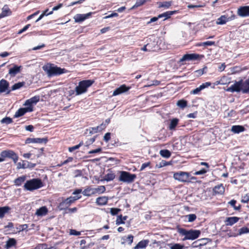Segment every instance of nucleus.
Wrapping results in <instances>:
<instances>
[{
  "label": "nucleus",
  "mask_w": 249,
  "mask_h": 249,
  "mask_svg": "<svg viewBox=\"0 0 249 249\" xmlns=\"http://www.w3.org/2000/svg\"><path fill=\"white\" fill-rule=\"evenodd\" d=\"M249 201V194H247L243 196L241 199V202L243 203H248Z\"/></svg>",
  "instance_id": "57"
},
{
  "label": "nucleus",
  "mask_w": 249,
  "mask_h": 249,
  "mask_svg": "<svg viewBox=\"0 0 249 249\" xmlns=\"http://www.w3.org/2000/svg\"><path fill=\"white\" fill-rule=\"evenodd\" d=\"M178 231L180 235L184 236V238L182 239V241H185L187 240H195L201 234L200 231L197 230L191 229L188 230L185 229L180 228L178 229Z\"/></svg>",
  "instance_id": "1"
},
{
  "label": "nucleus",
  "mask_w": 249,
  "mask_h": 249,
  "mask_svg": "<svg viewBox=\"0 0 249 249\" xmlns=\"http://www.w3.org/2000/svg\"><path fill=\"white\" fill-rule=\"evenodd\" d=\"M248 233H249V229L246 227H244L240 229L236 233H234L232 236L236 237Z\"/></svg>",
  "instance_id": "29"
},
{
  "label": "nucleus",
  "mask_w": 249,
  "mask_h": 249,
  "mask_svg": "<svg viewBox=\"0 0 249 249\" xmlns=\"http://www.w3.org/2000/svg\"><path fill=\"white\" fill-rule=\"evenodd\" d=\"M70 206V205L65 199L62 202L59 203L58 208L60 211L64 210L67 211Z\"/></svg>",
  "instance_id": "22"
},
{
  "label": "nucleus",
  "mask_w": 249,
  "mask_h": 249,
  "mask_svg": "<svg viewBox=\"0 0 249 249\" xmlns=\"http://www.w3.org/2000/svg\"><path fill=\"white\" fill-rule=\"evenodd\" d=\"M31 26V24H28L27 25H26V26H25L22 29L19 30L18 32V34H22V33L24 32L25 31H26Z\"/></svg>",
  "instance_id": "58"
},
{
  "label": "nucleus",
  "mask_w": 249,
  "mask_h": 249,
  "mask_svg": "<svg viewBox=\"0 0 249 249\" xmlns=\"http://www.w3.org/2000/svg\"><path fill=\"white\" fill-rule=\"evenodd\" d=\"M245 127L243 126L239 125H233L231 127V130L234 133H239L245 130Z\"/></svg>",
  "instance_id": "30"
},
{
  "label": "nucleus",
  "mask_w": 249,
  "mask_h": 249,
  "mask_svg": "<svg viewBox=\"0 0 249 249\" xmlns=\"http://www.w3.org/2000/svg\"><path fill=\"white\" fill-rule=\"evenodd\" d=\"M188 221L189 222H193L195 221L196 218V216L195 214H189L188 216Z\"/></svg>",
  "instance_id": "59"
},
{
  "label": "nucleus",
  "mask_w": 249,
  "mask_h": 249,
  "mask_svg": "<svg viewBox=\"0 0 249 249\" xmlns=\"http://www.w3.org/2000/svg\"><path fill=\"white\" fill-rule=\"evenodd\" d=\"M33 249H55L53 247H49L46 244H40Z\"/></svg>",
  "instance_id": "42"
},
{
  "label": "nucleus",
  "mask_w": 249,
  "mask_h": 249,
  "mask_svg": "<svg viewBox=\"0 0 249 249\" xmlns=\"http://www.w3.org/2000/svg\"><path fill=\"white\" fill-rule=\"evenodd\" d=\"M244 88L243 93H249V78L244 81Z\"/></svg>",
  "instance_id": "46"
},
{
  "label": "nucleus",
  "mask_w": 249,
  "mask_h": 249,
  "mask_svg": "<svg viewBox=\"0 0 249 249\" xmlns=\"http://www.w3.org/2000/svg\"><path fill=\"white\" fill-rule=\"evenodd\" d=\"M160 154L161 157L165 158H169L171 156V152L167 149H162L160 150Z\"/></svg>",
  "instance_id": "39"
},
{
  "label": "nucleus",
  "mask_w": 249,
  "mask_h": 249,
  "mask_svg": "<svg viewBox=\"0 0 249 249\" xmlns=\"http://www.w3.org/2000/svg\"><path fill=\"white\" fill-rule=\"evenodd\" d=\"M81 197V196H71L67 198L66 200L68 202L69 204L71 206V204L74 203L77 200L80 199Z\"/></svg>",
  "instance_id": "35"
},
{
  "label": "nucleus",
  "mask_w": 249,
  "mask_h": 249,
  "mask_svg": "<svg viewBox=\"0 0 249 249\" xmlns=\"http://www.w3.org/2000/svg\"><path fill=\"white\" fill-rule=\"evenodd\" d=\"M176 13V11H166L162 14L159 15V18H161L165 17V18L163 19V20H165L166 19L170 18L171 16L173 15L174 14Z\"/></svg>",
  "instance_id": "32"
},
{
  "label": "nucleus",
  "mask_w": 249,
  "mask_h": 249,
  "mask_svg": "<svg viewBox=\"0 0 249 249\" xmlns=\"http://www.w3.org/2000/svg\"><path fill=\"white\" fill-rule=\"evenodd\" d=\"M207 170L205 169V168H202L199 171H196L194 173L195 175H203L207 173Z\"/></svg>",
  "instance_id": "60"
},
{
  "label": "nucleus",
  "mask_w": 249,
  "mask_h": 249,
  "mask_svg": "<svg viewBox=\"0 0 249 249\" xmlns=\"http://www.w3.org/2000/svg\"><path fill=\"white\" fill-rule=\"evenodd\" d=\"M106 190V187L104 185L98 186L97 188H93L94 195L103 194L105 192Z\"/></svg>",
  "instance_id": "23"
},
{
  "label": "nucleus",
  "mask_w": 249,
  "mask_h": 249,
  "mask_svg": "<svg viewBox=\"0 0 249 249\" xmlns=\"http://www.w3.org/2000/svg\"><path fill=\"white\" fill-rule=\"evenodd\" d=\"M150 1V0H136L135 4L131 7V9H136L141 6L144 4L147 1Z\"/></svg>",
  "instance_id": "37"
},
{
  "label": "nucleus",
  "mask_w": 249,
  "mask_h": 249,
  "mask_svg": "<svg viewBox=\"0 0 249 249\" xmlns=\"http://www.w3.org/2000/svg\"><path fill=\"white\" fill-rule=\"evenodd\" d=\"M47 139L45 138H28L25 140V143H41L43 142L46 143L47 142Z\"/></svg>",
  "instance_id": "15"
},
{
  "label": "nucleus",
  "mask_w": 249,
  "mask_h": 249,
  "mask_svg": "<svg viewBox=\"0 0 249 249\" xmlns=\"http://www.w3.org/2000/svg\"><path fill=\"white\" fill-rule=\"evenodd\" d=\"M148 51L149 52H154L156 50V48H157L156 47V43L154 41H151L149 43H147L146 44Z\"/></svg>",
  "instance_id": "38"
},
{
  "label": "nucleus",
  "mask_w": 249,
  "mask_h": 249,
  "mask_svg": "<svg viewBox=\"0 0 249 249\" xmlns=\"http://www.w3.org/2000/svg\"><path fill=\"white\" fill-rule=\"evenodd\" d=\"M121 209L117 208H110V213L112 215H117L120 212Z\"/></svg>",
  "instance_id": "50"
},
{
  "label": "nucleus",
  "mask_w": 249,
  "mask_h": 249,
  "mask_svg": "<svg viewBox=\"0 0 249 249\" xmlns=\"http://www.w3.org/2000/svg\"><path fill=\"white\" fill-rule=\"evenodd\" d=\"M39 99H40V98H39V96H35L31 98L29 100L30 102H31V103L33 105V104H36L38 102H39Z\"/></svg>",
  "instance_id": "51"
},
{
  "label": "nucleus",
  "mask_w": 249,
  "mask_h": 249,
  "mask_svg": "<svg viewBox=\"0 0 249 249\" xmlns=\"http://www.w3.org/2000/svg\"><path fill=\"white\" fill-rule=\"evenodd\" d=\"M215 45V42L213 41H207L204 42H198L196 45L197 47L212 46Z\"/></svg>",
  "instance_id": "40"
},
{
  "label": "nucleus",
  "mask_w": 249,
  "mask_h": 249,
  "mask_svg": "<svg viewBox=\"0 0 249 249\" xmlns=\"http://www.w3.org/2000/svg\"><path fill=\"white\" fill-rule=\"evenodd\" d=\"M48 213L47 208L46 206H42L36 210V214L37 216H44L46 215Z\"/></svg>",
  "instance_id": "21"
},
{
  "label": "nucleus",
  "mask_w": 249,
  "mask_h": 249,
  "mask_svg": "<svg viewBox=\"0 0 249 249\" xmlns=\"http://www.w3.org/2000/svg\"><path fill=\"white\" fill-rule=\"evenodd\" d=\"M73 160L72 157H69L67 160L62 162L60 164H58L59 167H60L64 164H66L69 162H71Z\"/></svg>",
  "instance_id": "53"
},
{
  "label": "nucleus",
  "mask_w": 249,
  "mask_h": 249,
  "mask_svg": "<svg viewBox=\"0 0 249 249\" xmlns=\"http://www.w3.org/2000/svg\"><path fill=\"white\" fill-rule=\"evenodd\" d=\"M200 55L197 53H187L184 54L179 60L180 65H184L185 61H195L200 59Z\"/></svg>",
  "instance_id": "9"
},
{
  "label": "nucleus",
  "mask_w": 249,
  "mask_h": 249,
  "mask_svg": "<svg viewBox=\"0 0 249 249\" xmlns=\"http://www.w3.org/2000/svg\"><path fill=\"white\" fill-rule=\"evenodd\" d=\"M134 236L132 234L128 235L127 236H124L122 238L123 241L122 242V244L127 243L128 245H130L133 243Z\"/></svg>",
  "instance_id": "28"
},
{
  "label": "nucleus",
  "mask_w": 249,
  "mask_h": 249,
  "mask_svg": "<svg viewBox=\"0 0 249 249\" xmlns=\"http://www.w3.org/2000/svg\"><path fill=\"white\" fill-rule=\"evenodd\" d=\"M108 199V196H99L96 198L95 202L98 206H104L107 204Z\"/></svg>",
  "instance_id": "17"
},
{
  "label": "nucleus",
  "mask_w": 249,
  "mask_h": 249,
  "mask_svg": "<svg viewBox=\"0 0 249 249\" xmlns=\"http://www.w3.org/2000/svg\"><path fill=\"white\" fill-rule=\"evenodd\" d=\"M159 4V8L164 7L165 8H169L172 4L171 1H164V2H160L158 3Z\"/></svg>",
  "instance_id": "45"
},
{
  "label": "nucleus",
  "mask_w": 249,
  "mask_h": 249,
  "mask_svg": "<svg viewBox=\"0 0 249 249\" xmlns=\"http://www.w3.org/2000/svg\"><path fill=\"white\" fill-rule=\"evenodd\" d=\"M184 246L178 243L171 244L170 249H183Z\"/></svg>",
  "instance_id": "48"
},
{
  "label": "nucleus",
  "mask_w": 249,
  "mask_h": 249,
  "mask_svg": "<svg viewBox=\"0 0 249 249\" xmlns=\"http://www.w3.org/2000/svg\"><path fill=\"white\" fill-rule=\"evenodd\" d=\"M25 84L24 82H19L15 84L11 87V89L7 91V94H9L12 90H15L19 89L21 87H23Z\"/></svg>",
  "instance_id": "25"
},
{
  "label": "nucleus",
  "mask_w": 249,
  "mask_h": 249,
  "mask_svg": "<svg viewBox=\"0 0 249 249\" xmlns=\"http://www.w3.org/2000/svg\"><path fill=\"white\" fill-rule=\"evenodd\" d=\"M27 161L26 160H22V162H18L17 164V168L18 169H26L28 168V166H27Z\"/></svg>",
  "instance_id": "47"
},
{
  "label": "nucleus",
  "mask_w": 249,
  "mask_h": 249,
  "mask_svg": "<svg viewBox=\"0 0 249 249\" xmlns=\"http://www.w3.org/2000/svg\"><path fill=\"white\" fill-rule=\"evenodd\" d=\"M236 203L237 201L234 199H232L228 202V203L230 204L231 206L235 210L240 211L241 208V205L240 204H239L238 206H236Z\"/></svg>",
  "instance_id": "41"
},
{
  "label": "nucleus",
  "mask_w": 249,
  "mask_h": 249,
  "mask_svg": "<svg viewBox=\"0 0 249 249\" xmlns=\"http://www.w3.org/2000/svg\"><path fill=\"white\" fill-rule=\"evenodd\" d=\"M77 211V208L76 207H73L72 208H68L67 211H65L64 213H76Z\"/></svg>",
  "instance_id": "62"
},
{
  "label": "nucleus",
  "mask_w": 249,
  "mask_h": 249,
  "mask_svg": "<svg viewBox=\"0 0 249 249\" xmlns=\"http://www.w3.org/2000/svg\"><path fill=\"white\" fill-rule=\"evenodd\" d=\"M239 219L240 218L236 216L228 217L226 218L225 221V223L227 226H231L235 223H237Z\"/></svg>",
  "instance_id": "18"
},
{
  "label": "nucleus",
  "mask_w": 249,
  "mask_h": 249,
  "mask_svg": "<svg viewBox=\"0 0 249 249\" xmlns=\"http://www.w3.org/2000/svg\"><path fill=\"white\" fill-rule=\"evenodd\" d=\"M82 194L84 196H89L92 195H94L93 188H91L89 186H88L83 192Z\"/></svg>",
  "instance_id": "36"
},
{
  "label": "nucleus",
  "mask_w": 249,
  "mask_h": 249,
  "mask_svg": "<svg viewBox=\"0 0 249 249\" xmlns=\"http://www.w3.org/2000/svg\"><path fill=\"white\" fill-rule=\"evenodd\" d=\"M111 138V134L109 132H107L105 134L104 137V140L106 142H108Z\"/></svg>",
  "instance_id": "64"
},
{
  "label": "nucleus",
  "mask_w": 249,
  "mask_h": 249,
  "mask_svg": "<svg viewBox=\"0 0 249 249\" xmlns=\"http://www.w3.org/2000/svg\"><path fill=\"white\" fill-rule=\"evenodd\" d=\"M33 109L31 107H24L19 108L15 113L14 115V118H18L22 116L25 113L29 112H32Z\"/></svg>",
  "instance_id": "12"
},
{
  "label": "nucleus",
  "mask_w": 249,
  "mask_h": 249,
  "mask_svg": "<svg viewBox=\"0 0 249 249\" xmlns=\"http://www.w3.org/2000/svg\"><path fill=\"white\" fill-rule=\"evenodd\" d=\"M22 68L21 66H18L15 65L12 68H10L9 70V74L12 77L15 76L18 73L20 72Z\"/></svg>",
  "instance_id": "16"
},
{
  "label": "nucleus",
  "mask_w": 249,
  "mask_h": 249,
  "mask_svg": "<svg viewBox=\"0 0 249 249\" xmlns=\"http://www.w3.org/2000/svg\"><path fill=\"white\" fill-rule=\"evenodd\" d=\"M124 223V221L123 219H122V215L121 214L120 215H118L116 220V224L117 225H119L120 224H123Z\"/></svg>",
  "instance_id": "52"
},
{
  "label": "nucleus",
  "mask_w": 249,
  "mask_h": 249,
  "mask_svg": "<svg viewBox=\"0 0 249 249\" xmlns=\"http://www.w3.org/2000/svg\"><path fill=\"white\" fill-rule=\"evenodd\" d=\"M202 90L201 86H200L199 87L191 90L190 91V94H198L201 90Z\"/></svg>",
  "instance_id": "54"
},
{
  "label": "nucleus",
  "mask_w": 249,
  "mask_h": 249,
  "mask_svg": "<svg viewBox=\"0 0 249 249\" xmlns=\"http://www.w3.org/2000/svg\"><path fill=\"white\" fill-rule=\"evenodd\" d=\"M95 82L94 80H84L79 82L75 88L76 95H80L87 92L88 88Z\"/></svg>",
  "instance_id": "4"
},
{
  "label": "nucleus",
  "mask_w": 249,
  "mask_h": 249,
  "mask_svg": "<svg viewBox=\"0 0 249 249\" xmlns=\"http://www.w3.org/2000/svg\"><path fill=\"white\" fill-rule=\"evenodd\" d=\"M91 14L92 13L90 12L86 14H77L74 18L75 21L76 22H82L89 18L91 16Z\"/></svg>",
  "instance_id": "14"
},
{
  "label": "nucleus",
  "mask_w": 249,
  "mask_h": 249,
  "mask_svg": "<svg viewBox=\"0 0 249 249\" xmlns=\"http://www.w3.org/2000/svg\"><path fill=\"white\" fill-rule=\"evenodd\" d=\"M82 145V143H80L79 144L76 145L75 146L70 147L69 148V151L70 152H72L75 150L78 149L81 145Z\"/></svg>",
  "instance_id": "56"
},
{
  "label": "nucleus",
  "mask_w": 249,
  "mask_h": 249,
  "mask_svg": "<svg viewBox=\"0 0 249 249\" xmlns=\"http://www.w3.org/2000/svg\"><path fill=\"white\" fill-rule=\"evenodd\" d=\"M2 13L0 14V18L6 17L11 15L12 13L10 9L8 8L6 5H4V6L2 9Z\"/></svg>",
  "instance_id": "33"
},
{
  "label": "nucleus",
  "mask_w": 249,
  "mask_h": 249,
  "mask_svg": "<svg viewBox=\"0 0 249 249\" xmlns=\"http://www.w3.org/2000/svg\"><path fill=\"white\" fill-rule=\"evenodd\" d=\"M148 241L147 240H142L140 241L137 245L135 246L133 249H140L145 248L148 245Z\"/></svg>",
  "instance_id": "34"
},
{
  "label": "nucleus",
  "mask_w": 249,
  "mask_h": 249,
  "mask_svg": "<svg viewBox=\"0 0 249 249\" xmlns=\"http://www.w3.org/2000/svg\"><path fill=\"white\" fill-rule=\"evenodd\" d=\"M1 123L8 124L13 123V120L10 117H6L1 120Z\"/></svg>",
  "instance_id": "49"
},
{
  "label": "nucleus",
  "mask_w": 249,
  "mask_h": 249,
  "mask_svg": "<svg viewBox=\"0 0 249 249\" xmlns=\"http://www.w3.org/2000/svg\"><path fill=\"white\" fill-rule=\"evenodd\" d=\"M236 17V15L232 11L229 10L225 15H222L217 18L216 23L217 25H223L228 21L234 20Z\"/></svg>",
  "instance_id": "5"
},
{
  "label": "nucleus",
  "mask_w": 249,
  "mask_h": 249,
  "mask_svg": "<svg viewBox=\"0 0 249 249\" xmlns=\"http://www.w3.org/2000/svg\"><path fill=\"white\" fill-rule=\"evenodd\" d=\"M179 122V119L178 118H173L170 121V123L168 125L169 130H175Z\"/></svg>",
  "instance_id": "26"
},
{
  "label": "nucleus",
  "mask_w": 249,
  "mask_h": 249,
  "mask_svg": "<svg viewBox=\"0 0 249 249\" xmlns=\"http://www.w3.org/2000/svg\"><path fill=\"white\" fill-rule=\"evenodd\" d=\"M151 164V162L150 161L145 162L142 164L141 168L140 171H142L145 169L146 167L149 166Z\"/></svg>",
  "instance_id": "63"
},
{
  "label": "nucleus",
  "mask_w": 249,
  "mask_h": 249,
  "mask_svg": "<svg viewBox=\"0 0 249 249\" xmlns=\"http://www.w3.org/2000/svg\"><path fill=\"white\" fill-rule=\"evenodd\" d=\"M17 245V240L15 238H9L7 241L5 245L6 249H9L10 248L16 246Z\"/></svg>",
  "instance_id": "24"
},
{
  "label": "nucleus",
  "mask_w": 249,
  "mask_h": 249,
  "mask_svg": "<svg viewBox=\"0 0 249 249\" xmlns=\"http://www.w3.org/2000/svg\"><path fill=\"white\" fill-rule=\"evenodd\" d=\"M44 70L47 71L49 76L59 75L67 72V70L64 68L62 69L60 67L52 65L46 67Z\"/></svg>",
  "instance_id": "6"
},
{
  "label": "nucleus",
  "mask_w": 249,
  "mask_h": 249,
  "mask_svg": "<svg viewBox=\"0 0 249 249\" xmlns=\"http://www.w3.org/2000/svg\"><path fill=\"white\" fill-rule=\"evenodd\" d=\"M129 89L130 87H127L125 84L122 85L115 89L113 91V95L116 96L121 94L127 91Z\"/></svg>",
  "instance_id": "13"
},
{
  "label": "nucleus",
  "mask_w": 249,
  "mask_h": 249,
  "mask_svg": "<svg viewBox=\"0 0 249 249\" xmlns=\"http://www.w3.org/2000/svg\"><path fill=\"white\" fill-rule=\"evenodd\" d=\"M9 86L8 82L5 79H1L0 81V93H2L8 89Z\"/></svg>",
  "instance_id": "20"
},
{
  "label": "nucleus",
  "mask_w": 249,
  "mask_h": 249,
  "mask_svg": "<svg viewBox=\"0 0 249 249\" xmlns=\"http://www.w3.org/2000/svg\"><path fill=\"white\" fill-rule=\"evenodd\" d=\"M225 192V187L222 184L215 186L213 188V195H222Z\"/></svg>",
  "instance_id": "19"
},
{
  "label": "nucleus",
  "mask_w": 249,
  "mask_h": 249,
  "mask_svg": "<svg viewBox=\"0 0 249 249\" xmlns=\"http://www.w3.org/2000/svg\"><path fill=\"white\" fill-rule=\"evenodd\" d=\"M43 186V183L40 178H33L27 180L24 184V190L33 191Z\"/></svg>",
  "instance_id": "3"
},
{
  "label": "nucleus",
  "mask_w": 249,
  "mask_h": 249,
  "mask_svg": "<svg viewBox=\"0 0 249 249\" xmlns=\"http://www.w3.org/2000/svg\"><path fill=\"white\" fill-rule=\"evenodd\" d=\"M177 105L182 109L187 106V101L184 99L179 100L177 102Z\"/></svg>",
  "instance_id": "43"
},
{
  "label": "nucleus",
  "mask_w": 249,
  "mask_h": 249,
  "mask_svg": "<svg viewBox=\"0 0 249 249\" xmlns=\"http://www.w3.org/2000/svg\"><path fill=\"white\" fill-rule=\"evenodd\" d=\"M87 242L85 239H82L80 241V249H85L88 248L89 246H86L85 245L86 244Z\"/></svg>",
  "instance_id": "55"
},
{
  "label": "nucleus",
  "mask_w": 249,
  "mask_h": 249,
  "mask_svg": "<svg viewBox=\"0 0 249 249\" xmlns=\"http://www.w3.org/2000/svg\"><path fill=\"white\" fill-rule=\"evenodd\" d=\"M136 177L135 174H132L126 171H121L119 180L123 182L131 183L134 181Z\"/></svg>",
  "instance_id": "8"
},
{
  "label": "nucleus",
  "mask_w": 249,
  "mask_h": 249,
  "mask_svg": "<svg viewBox=\"0 0 249 249\" xmlns=\"http://www.w3.org/2000/svg\"><path fill=\"white\" fill-rule=\"evenodd\" d=\"M237 14L241 17H249V6L239 7L237 10Z\"/></svg>",
  "instance_id": "11"
},
{
  "label": "nucleus",
  "mask_w": 249,
  "mask_h": 249,
  "mask_svg": "<svg viewBox=\"0 0 249 249\" xmlns=\"http://www.w3.org/2000/svg\"><path fill=\"white\" fill-rule=\"evenodd\" d=\"M11 208L9 206L0 207V218H3L6 213H9Z\"/></svg>",
  "instance_id": "27"
},
{
  "label": "nucleus",
  "mask_w": 249,
  "mask_h": 249,
  "mask_svg": "<svg viewBox=\"0 0 249 249\" xmlns=\"http://www.w3.org/2000/svg\"><path fill=\"white\" fill-rule=\"evenodd\" d=\"M74 177L77 178L82 176V171L81 170L77 169L74 171Z\"/></svg>",
  "instance_id": "61"
},
{
  "label": "nucleus",
  "mask_w": 249,
  "mask_h": 249,
  "mask_svg": "<svg viewBox=\"0 0 249 249\" xmlns=\"http://www.w3.org/2000/svg\"><path fill=\"white\" fill-rule=\"evenodd\" d=\"M0 155L4 157V159L9 158L12 159L15 163H16L18 159V156L14 151L12 150H5L1 152Z\"/></svg>",
  "instance_id": "10"
},
{
  "label": "nucleus",
  "mask_w": 249,
  "mask_h": 249,
  "mask_svg": "<svg viewBox=\"0 0 249 249\" xmlns=\"http://www.w3.org/2000/svg\"><path fill=\"white\" fill-rule=\"evenodd\" d=\"M244 88V83L242 79L239 81H235L234 83L227 89V91L231 92H239L242 91L243 93Z\"/></svg>",
  "instance_id": "7"
},
{
  "label": "nucleus",
  "mask_w": 249,
  "mask_h": 249,
  "mask_svg": "<svg viewBox=\"0 0 249 249\" xmlns=\"http://www.w3.org/2000/svg\"><path fill=\"white\" fill-rule=\"evenodd\" d=\"M115 175L112 172L108 173L106 174L104 177V180L107 181H109L113 180L115 178Z\"/></svg>",
  "instance_id": "44"
},
{
  "label": "nucleus",
  "mask_w": 249,
  "mask_h": 249,
  "mask_svg": "<svg viewBox=\"0 0 249 249\" xmlns=\"http://www.w3.org/2000/svg\"><path fill=\"white\" fill-rule=\"evenodd\" d=\"M26 179V176H22L18 177L14 180V184L17 186H19L25 181Z\"/></svg>",
  "instance_id": "31"
},
{
  "label": "nucleus",
  "mask_w": 249,
  "mask_h": 249,
  "mask_svg": "<svg viewBox=\"0 0 249 249\" xmlns=\"http://www.w3.org/2000/svg\"><path fill=\"white\" fill-rule=\"evenodd\" d=\"M173 177L176 180L182 182H190L196 181L197 179L196 177L191 176L189 173L183 171L175 173Z\"/></svg>",
  "instance_id": "2"
}]
</instances>
